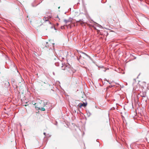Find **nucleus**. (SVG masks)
I'll return each instance as SVG.
<instances>
[{
	"instance_id": "2",
	"label": "nucleus",
	"mask_w": 149,
	"mask_h": 149,
	"mask_svg": "<svg viewBox=\"0 0 149 149\" xmlns=\"http://www.w3.org/2000/svg\"><path fill=\"white\" fill-rule=\"evenodd\" d=\"M51 106V103L47 102L46 104H44V106L43 107H40L38 105L37 106V107L38 109L42 111H45L46 110H48L50 109Z\"/></svg>"
},
{
	"instance_id": "1",
	"label": "nucleus",
	"mask_w": 149,
	"mask_h": 149,
	"mask_svg": "<svg viewBox=\"0 0 149 149\" xmlns=\"http://www.w3.org/2000/svg\"><path fill=\"white\" fill-rule=\"evenodd\" d=\"M61 68L62 70H66L68 74H72L76 71V70L71 67L69 64L67 63H64L62 64Z\"/></svg>"
},
{
	"instance_id": "7",
	"label": "nucleus",
	"mask_w": 149,
	"mask_h": 149,
	"mask_svg": "<svg viewBox=\"0 0 149 149\" xmlns=\"http://www.w3.org/2000/svg\"><path fill=\"white\" fill-rule=\"evenodd\" d=\"M45 135H46V133L45 132H44V133H43Z\"/></svg>"
},
{
	"instance_id": "4",
	"label": "nucleus",
	"mask_w": 149,
	"mask_h": 149,
	"mask_svg": "<svg viewBox=\"0 0 149 149\" xmlns=\"http://www.w3.org/2000/svg\"><path fill=\"white\" fill-rule=\"evenodd\" d=\"M72 20V19L70 18L68 20L64 19V22L66 24H67L69 25L71 23Z\"/></svg>"
},
{
	"instance_id": "5",
	"label": "nucleus",
	"mask_w": 149,
	"mask_h": 149,
	"mask_svg": "<svg viewBox=\"0 0 149 149\" xmlns=\"http://www.w3.org/2000/svg\"><path fill=\"white\" fill-rule=\"evenodd\" d=\"M87 105V103L86 102L84 103L83 102V103H80L79 107L81 108L82 107H85Z\"/></svg>"
},
{
	"instance_id": "6",
	"label": "nucleus",
	"mask_w": 149,
	"mask_h": 149,
	"mask_svg": "<svg viewBox=\"0 0 149 149\" xmlns=\"http://www.w3.org/2000/svg\"><path fill=\"white\" fill-rule=\"evenodd\" d=\"M82 56L84 58L88 56V55L84 53H82Z\"/></svg>"
},
{
	"instance_id": "3",
	"label": "nucleus",
	"mask_w": 149,
	"mask_h": 149,
	"mask_svg": "<svg viewBox=\"0 0 149 149\" xmlns=\"http://www.w3.org/2000/svg\"><path fill=\"white\" fill-rule=\"evenodd\" d=\"M51 18L50 17H44L43 18V19L45 21V22H48L50 24H51V23L50 22V21H49V19H50Z\"/></svg>"
}]
</instances>
